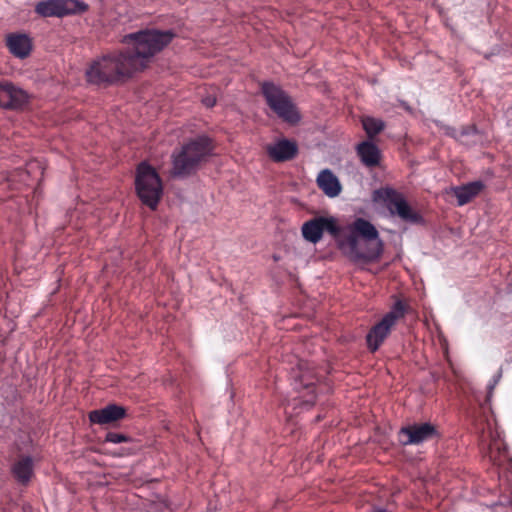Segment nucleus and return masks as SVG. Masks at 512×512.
Listing matches in <instances>:
<instances>
[{
	"instance_id": "1",
	"label": "nucleus",
	"mask_w": 512,
	"mask_h": 512,
	"mask_svg": "<svg viewBox=\"0 0 512 512\" xmlns=\"http://www.w3.org/2000/svg\"><path fill=\"white\" fill-rule=\"evenodd\" d=\"M330 233L338 249L351 260H374L383 251V243L376 227L363 218L340 226L334 217H316L306 221L301 228L305 240L315 244L323 232Z\"/></svg>"
},
{
	"instance_id": "2",
	"label": "nucleus",
	"mask_w": 512,
	"mask_h": 512,
	"mask_svg": "<svg viewBox=\"0 0 512 512\" xmlns=\"http://www.w3.org/2000/svg\"><path fill=\"white\" fill-rule=\"evenodd\" d=\"M174 38L171 31L155 29L142 30L130 33L121 39V43L127 47L125 53L135 72L146 69L153 57L162 51Z\"/></svg>"
},
{
	"instance_id": "3",
	"label": "nucleus",
	"mask_w": 512,
	"mask_h": 512,
	"mask_svg": "<svg viewBox=\"0 0 512 512\" xmlns=\"http://www.w3.org/2000/svg\"><path fill=\"white\" fill-rule=\"evenodd\" d=\"M135 72L128 57L122 51H113L93 59L85 71L87 82L107 85L131 77Z\"/></svg>"
},
{
	"instance_id": "4",
	"label": "nucleus",
	"mask_w": 512,
	"mask_h": 512,
	"mask_svg": "<svg viewBox=\"0 0 512 512\" xmlns=\"http://www.w3.org/2000/svg\"><path fill=\"white\" fill-rule=\"evenodd\" d=\"M135 186L142 203L155 209L163 194V185L157 171L145 162L139 164Z\"/></svg>"
},
{
	"instance_id": "5",
	"label": "nucleus",
	"mask_w": 512,
	"mask_h": 512,
	"mask_svg": "<svg viewBox=\"0 0 512 512\" xmlns=\"http://www.w3.org/2000/svg\"><path fill=\"white\" fill-rule=\"evenodd\" d=\"M211 146L207 138H198L182 147L173 155V169L175 176L189 174L210 153Z\"/></svg>"
},
{
	"instance_id": "6",
	"label": "nucleus",
	"mask_w": 512,
	"mask_h": 512,
	"mask_svg": "<svg viewBox=\"0 0 512 512\" xmlns=\"http://www.w3.org/2000/svg\"><path fill=\"white\" fill-rule=\"evenodd\" d=\"M262 93L267 105L283 121L295 124L300 120L295 104L279 86L265 82L262 84Z\"/></svg>"
},
{
	"instance_id": "7",
	"label": "nucleus",
	"mask_w": 512,
	"mask_h": 512,
	"mask_svg": "<svg viewBox=\"0 0 512 512\" xmlns=\"http://www.w3.org/2000/svg\"><path fill=\"white\" fill-rule=\"evenodd\" d=\"M405 310L401 302H397L392 310L387 313L383 319L372 327L367 335V344L371 351H376L384 339L390 333L391 328L402 317H404Z\"/></svg>"
},
{
	"instance_id": "8",
	"label": "nucleus",
	"mask_w": 512,
	"mask_h": 512,
	"mask_svg": "<svg viewBox=\"0 0 512 512\" xmlns=\"http://www.w3.org/2000/svg\"><path fill=\"white\" fill-rule=\"evenodd\" d=\"M87 8L85 3L78 0H47L38 2L35 11L42 17H63L85 12Z\"/></svg>"
},
{
	"instance_id": "9",
	"label": "nucleus",
	"mask_w": 512,
	"mask_h": 512,
	"mask_svg": "<svg viewBox=\"0 0 512 512\" xmlns=\"http://www.w3.org/2000/svg\"><path fill=\"white\" fill-rule=\"evenodd\" d=\"M379 198L387 202V208L392 215H397L404 221L416 222L418 215L412 210L404 197L392 189H382L375 192Z\"/></svg>"
},
{
	"instance_id": "10",
	"label": "nucleus",
	"mask_w": 512,
	"mask_h": 512,
	"mask_svg": "<svg viewBox=\"0 0 512 512\" xmlns=\"http://www.w3.org/2000/svg\"><path fill=\"white\" fill-rule=\"evenodd\" d=\"M30 94L9 81H2L0 87V107L21 109L30 101Z\"/></svg>"
},
{
	"instance_id": "11",
	"label": "nucleus",
	"mask_w": 512,
	"mask_h": 512,
	"mask_svg": "<svg viewBox=\"0 0 512 512\" xmlns=\"http://www.w3.org/2000/svg\"><path fill=\"white\" fill-rule=\"evenodd\" d=\"M268 157L274 162H285L293 159L298 153L295 141L279 138L264 147Z\"/></svg>"
},
{
	"instance_id": "12",
	"label": "nucleus",
	"mask_w": 512,
	"mask_h": 512,
	"mask_svg": "<svg viewBox=\"0 0 512 512\" xmlns=\"http://www.w3.org/2000/svg\"><path fill=\"white\" fill-rule=\"evenodd\" d=\"M436 433V428L429 423L415 424L400 430V442L403 445L419 444L433 438Z\"/></svg>"
},
{
	"instance_id": "13",
	"label": "nucleus",
	"mask_w": 512,
	"mask_h": 512,
	"mask_svg": "<svg viewBox=\"0 0 512 512\" xmlns=\"http://www.w3.org/2000/svg\"><path fill=\"white\" fill-rule=\"evenodd\" d=\"M126 415L124 407L110 404L98 410L89 413V420L94 424L106 425L123 419Z\"/></svg>"
},
{
	"instance_id": "14",
	"label": "nucleus",
	"mask_w": 512,
	"mask_h": 512,
	"mask_svg": "<svg viewBox=\"0 0 512 512\" xmlns=\"http://www.w3.org/2000/svg\"><path fill=\"white\" fill-rule=\"evenodd\" d=\"M316 182L324 194L330 198H334L341 193L342 186L340 181L337 176L329 169L320 171Z\"/></svg>"
},
{
	"instance_id": "15",
	"label": "nucleus",
	"mask_w": 512,
	"mask_h": 512,
	"mask_svg": "<svg viewBox=\"0 0 512 512\" xmlns=\"http://www.w3.org/2000/svg\"><path fill=\"white\" fill-rule=\"evenodd\" d=\"M6 42L9 51L20 59L28 57L32 50V41L24 34H11L7 36Z\"/></svg>"
},
{
	"instance_id": "16",
	"label": "nucleus",
	"mask_w": 512,
	"mask_h": 512,
	"mask_svg": "<svg viewBox=\"0 0 512 512\" xmlns=\"http://www.w3.org/2000/svg\"><path fill=\"white\" fill-rule=\"evenodd\" d=\"M357 153L363 164H365L368 167H374L380 163V150L372 142L364 141L358 144Z\"/></svg>"
},
{
	"instance_id": "17",
	"label": "nucleus",
	"mask_w": 512,
	"mask_h": 512,
	"mask_svg": "<svg viewBox=\"0 0 512 512\" xmlns=\"http://www.w3.org/2000/svg\"><path fill=\"white\" fill-rule=\"evenodd\" d=\"M483 189V183L480 181L472 182L467 185L455 187L452 189L460 206L471 201Z\"/></svg>"
},
{
	"instance_id": "18",
	"label": "nucleus",
	"mask_w": 512,
	"mask_h": 512,
	"mask_svg": "<svg viewBox=\"0 0 512 512\" xmlns=\"http://www.w3.org/2000/svg\"><path fill=\"white\" fill-rule=\"evenodd\" d=\"M12 473L18 482L27 484L33 476V461L30 457L20 458L12 468Z\"/></svg>"
},
{
	"instance_id": "19",
	"label": "nucleus",
	"mask_w": 512,
	"mask_h": 512,
	"mask_svg": "<svg viewBox=\"0 0 512 512\" xmlns=\"http://www.w3.org/2000/svg\"><path fill=\"white\" fill-rule=\"evenodd\" d=\"M298 372L295 371V380L298 381L304 388H310L313 385V373L306 362H300L297 367Z\"/></svg>"
},
{
	"instance_id": "20",
	"label": "nucleus",
	"mask_w": 512,
	"mask_h": 512,
	"mask_svg": "<svg viewBox=\"0 0 512 512\" xmlns=\"http://www.w3.org/2000/svg\"><path fill=\"white\" fill-rule=\"evenodd\" d=\"M361 121L363 129L365 130L369 138H373L374 136H376L385 127V124L381 119L364 116L362 117Z\"/></svg>"
},
{
	"instance_id": "21",
	"label": "nucleus",
	"mask_w": 512,
	"mask_h": 512,
	"mask_svg": "<svg viewBox=\"0 0 512 512\" xmlns=\"http://www.w3.org/2000/svg\"><path fill=\"white\" fill-rule=\"evenodd\" d=\"M106 441L111 442V443L127 442V441H129V437H127L124 434L109 432L106 435Z\"/></svg>"
},
{
	"instance_id": "22",
	"label": "nucleus",
	"mask_w": 512,
	"mask_h": 512,
	"mask_svg": "<svg viewBox=\"0 0 512 512\" xmlns=\"http://www.w3.org/2000/svg\"><path fill=\"white\" fill-rule=\"evenodd\" d=\"M152 504L156 511L163 512L164 510L168 509V504L166 500L160 497H157L156 500L152 501Z\"/></svg>"
},
{
	"instance_id": "23",
	"label": "nucleus",
	"mask_w": 512,
	"mask_h": 512,
	"mask_svg": "<svg viewBox=\"0 0 512 512\" xmlns=\"http://www.w3.org/2000/svg\"><path fill=\"white\" fill-rule=\"evenodd\" d=\"M202 102L206 107H213L216 103V98L214 96H207Z\"/></svg>"
},
{
	"instance_id": "24",
	"label": "nucleus",
	"mask_w": 512,
	"mask_h": 512,
	"mask_svg": "<svg viewBox=\"0 0 512 512\" xmlns=\"http://www.w3.org/2000/svg\"><path fill=\"white\" fill-rule=\"evenodd\" d=\"M305 402H306V403H310V404H312V403L314 402V396L310 397V398H309V399H307Z\"/></svg>"
},
{
	"instance_id": "25",
	"label": "nucleus",
	"mask_w": 512,
	"mask_h": 512,
	"mask_svg": "<svg viewBox=\"0 0 512 512\" xmlns=\"http://www.w3.org/2000/svg\"><path fill=\"white\" fill-rule=\"evenodd\" d=\"M490 458H491V459H494V456H493V448H492V447L490 448Z\"/></svg>"
},
{
	"instance_id": "26",
	"label": "nucleus",
	"mask_w": 512,
	"mask_h": 512,
	"mask_svg": "<svg viewBox=\"0 0 512 512\" xmlns=\"http://www.w3.org/2000/svg\"><path fill=\"white\" fill-rule=\"evenodd\" d=\"M373 512H386V511L385 510H381V509H376Z\"/></svg>"
}]
</instances>
